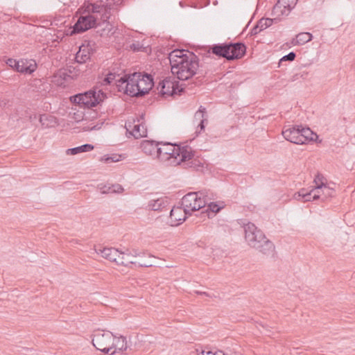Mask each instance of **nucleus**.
I'll return each mask as SVG.
<instances>
[{
  "label": "nucleus",
  "mask_w": 355,
  "mask_h": 355,
  "mask_svg": "<svg viewBox=\"0 0 355 355\" xmlns=\"http://www.w3.org/2000/svg\"><path fill=\"white\" fill-rule=\"evenodd\" d=\"M283 137L288 141L297 144H303L314 141L318 135L309 128H290L282 131Z\"/></svg>",
  "instance_id": "obj_5"
},
{
  "label": "nucleus",
  "mask_w": 355,
  "mask_h": 355,
  "mask_svg": "<svg viewBox=\"0 0 355 355\" xmlns=\"http://www.w3.org/2000/svg\"><path fill=\"white\" fill-rule=\"evenodd\" d=\"M315 189H312L308 193H306L304 198L302 200V202H311L313 200V193L315 191Z\"/></svg>",
  "instance_id": "obj_39"
},
{
  "label": "nucleus",
  "mask_w": 355,
  "mask_h": 355,
  "mask_svg": "<svg viewBox=\"0 0 355 355\" xmlns=\"http://www.w3.org/2000/svg\"><path fill=\"white\" fill-rule=\"evenodd\" d=\"M110 187L112 188L110 193H122L123 191L122 185L119 184H112Z\"/></svg>",
  "instance_id": "obj_38"
},
{
  "label": "nucleus",
  "mask_w": 355,
  "mask_h": 355,
  "mask_svg": "<svg viewBox=\"0 0 355 355\" xmlns=\"http://www.w3.org/2000/svg\"><path fill=\"white\" fill-rule=\"evenodd\" d=\"M295 53L293 52H291V53H288L287 55H284L281 60L282 61H286V60L293 61L295 60Z\"/></svg>",
  "instance_id": "obj_40"
},
{
  "label": "nucleus",
  "mask_w": 355,
  "mask_h": 355,
  "mask_svg": "<svg viewBox=\"0 0 355 355\" xmlns=\"http://www.w3.org/2000/svg\"><path fill=\"white\" fill-rule=\"evenodd\" d=\"M180 5L181 6H183L182 1H180Z\"/></svg>",
  "instance_id": "obj_46"
},
{
  "label": "nucleus",
  "mask_w": 355,
  "mask_h": 355,
  "mask_svg": "<svg viewBox=\"0 0 355 355\" xmlns=\"http://www.w3.org/2000/svg\"><path fill=\"white\" fill-rule=\"evenodd\" d=\"M157 89L158 94L162 97L167 98L180 93L181 89L178 87V82L173 77L169 76L158 83Z\"/></svg>",
  "instance_id": "obj_10"
},
{
  "label": "nucleus",
  "mask_w": 355,
  "mask_h": 355,
  "mask_svg": "<svg viewBox=\"0 0 355 355\" xmlns=\"http://www.w3.org/2000/svg\"><path fill=\"white\" fill-rule=\"evenodd\" d=\"M192 149L187 144H177L175 155H191Z\"/></svg>",
  "instance_id": "obj_29"
},
{
  "label": "nucleus",
  "mask_w": 355,
  "mask_h": 355,
  "mask_svg": "<svg viewBox=\"0 0 355 355\" xmlns=\"http://www.w3.org/2000/svg\"><path fill=\"white\" fill-rule=\"evenodd\" d=\"M125 128L128 132L135 138H140L146 137L147 131L144 124L137 121V123L132 122H127L125 123Z\"/></svg>",
  "instance_id": "obj_14"
},
{
  "label": "nucleus",
  "mask_w": 355,
  "mask_h": 355,
  "mask_svg": "<svg viewBox=\"0 0 355 355\" xmlns=\"http://www.w3.org/2000/svg\"><path fill=\"white\" fill-rule=\"evenodd\" d=\"M202 355H225V354L220 351V349H202L201 352Z\"/></svg>",
  "instance_id": "obj_33"
},
{
  "label": "nucleus",
  "mask_w": 355,
  "mask_h": 355,
  "mask_svg": "<svg viewBox=\"0 0 355 355\" xmlns=\"http://www.w3.org/2000/svg\"><path fill=\"white\" fill-rule=\"evenodd\" d=\"M105 94L101 90H89L85 94H79L71 97V101L76 103L83 105L86 107H96L98 103L104 101Z\"/></svg>",
  "instance_id": "obj_8"
},
{
  "label": "nucleus",
  "mask_w": 355,
  "mask_h": 355,
  "mask_svg": "<svg viewBox=\"0 0 355 355\" xmlns=\"http://www.w3.org/2000/svg\"><path fill=\"white\" fill-rule=\"evenodd\" d=\"M245 52V46L242 43L229 44L228 60L239 59Z\"/></svg>",
  "instance_id": "obj_17"
},
{
  "label": "nucleus",
  "mask_w": 355,
  "mask_h": 355,
  "mask_svg": "<svg viewBox=\"0 0 355 355\" xmlns=\"http://www.w3.org/2000/svg\"><path fill=\"white\" fill-rule=\"evenodd\" d=\"M92 53V46L88 43L79 47V51L75 56L76 60L79 63H85L90 59Z\"/></svg>",
  "instance_id": "obj_15"
},
{
  "label": "nucleus",
  "mask_w": 355,
  "mask_h": 355,
  "mask_svg": "<svg viewBox=\"0 0 355 355\" xmlns=\"http://www.w3.org/2000/svg\"><path fill=\"white\" fill-rule=\"evenodd\" d=\"M306 193H308V191L306 189H302L298 192L294 193L293 198L297 200H302L306 196Z\"/></svg>",
  "instance_id": "obj_34"
},
{
  "label": "nucleus",
  "mask_w": 355,
  "mask_h": 355,
  "mask_svg": "<svg viewBox=\"0 0 355 355\" xmlns=\"http://www.w3.org/2000/svg\"><path fill=\"white\" fill-rule=\"evenodd\" d=\"M166 204V201L164 198H160L157 199H153L148 202V208L153 210L157 211L162 209V207H164Z\"/></svg>",
  "instance_id": "obj_28"
},
{
  "label": "nucleus",
  "mask_w": 355,
  "mask_h": 355,
  "mask_svg": "<svg viewBox=\"0 0 355 355\" xmlns=\"http://www.w3.org/2000/svg\"><path fill=\"white\" fill-rule=\"evenodd\" d=\"M158 155H175L176 144L159 143Z\"/></svg>",
  "instance_id": "obj_21"
},
{
  "label": "nucleus",
  "mask_w": 355,
  "mask_h": 355,
  "mask_svg": "<svg viewBox=\"0 0 355 355\" xmlns=\"http://www.w3.org/2000/svg\"><path fill=\"white\" fill-rule=\"evenodd\" d=\"M48 116L46 115H41L39 118L40 122L42 125H44L45 123L44 121L46 120Z\"/></svg>",
  "instance_id": "obj_43"
},
{
  "label": "nucleus",
  "mask_w": 355,
  "mask_h": 355,
  "mask_svg": "<svg viewBox=\"0 0 355 355\" xmlns=\"http://www.w3.org/2000/svg\"><path fill=\"white\" fill-rule=\"evenodd\" d=\"M111 10L110 3L103 6H93L92 14L82 15L79 17L73 26V33L85 32L86 30L101 24V22L107 21L112 15Z\"/></svg>",
  "instance_id": "obj_3"
},
{
  "label": "nucleus",
  "mask_w": 355,
  "mask_h": 355,
  "mask_svg": "<svg viewBox=\"0 0 355 355\" xmlns=\"http://www.w3.org/2000/svg\"><path fill=\"white\" fill-rule=\"evenodd\" d=\"M313 182L315 184L313 189L315 190H320L322 189L323 187L327 184V180L322 174L318 172L314 178Z\"/></svg>",
  "instance_id": "obj_27"
},
{
  "label": "nucleus",
  "mask_w": 355,
  "mask_h": 355,
  "mask_svg": "<svg viewBox=\"0 0 355 355\" xmlns=\"http://www.w3.org/2000/svg\"><path fill=\"white\" fill-rule=\"evenodd\" d=\"M133 83H138V89H139V96L146 94L153 87V79L152 76L148 74L140 73V76H138V81L135 80Z\"/></svg>",
  "instance_id": "obj_13"
},
{
  "label": "nucleus",
  "mask_w": 355,
  "mask_h": 355,
  "mask_svg": "<svg viewBox=\"0 0 355 355\" xmlns=\"http://www.w3.org/2000/svg\"><path fill=\"white\" fill-rule=\"evenodd\" d=\"M321 190L322 193L323 200L332 197L335 192V191L333 189H331L330 187H328L327 184H326Z\"/></svg>",
  "instance_id": "obj_31"
},
{
  "label": "nucleus",
  "mask_w": 355,
  "mask_h": 355,
  "mask_svg": "<svg viewBox=\"0 0 355 355\" xmlns=\"http://www.w3.org/2000/svg\"><path fill=\"white\" fill-rule=\"evenodd\" d=\"M120 158H116V157H101L100 161L104 163H112V162H118L121 161Z\"/></svg>",
  "instance_id": "obj_36"
},
{
  "label": "nucleus",
  "mask_w": 355,
  "mask_h": 355,
  "mask_svg": "<svg viewBox=\"0 0 355 355\" xmlns=\"http://www.w3.org/2000/svg\"><path fill=\"white\" fill-rule=\"evenodd\" d=\"M207 191H200L198 192H189L182 197V205L184 207L185 210L189 214L191 211H194L202 209L208 203Z\"/></svg>",
  "instance_id": "obj_6"
},
{
  "label": "nucleus",
  "mask_w": 355,
  "mask_h": 355,
  "mask_svg": "<svg viewBox=\"0 0 355 355\" xmlns=\"http://www.w3.org/2000/svg\"><path fill=\"white\" fill-rule=\"evenodd\" d=\"M168 58L171 73L178 79L187 80L196 73L198 62L193 55L185 53L184 50H173L170 53Z\"/></svg>",
  "instance_id": "obj_1"
},
{
  "label": "nucleus",
  "mask_w": 355,
  "mask_h": 355,
  "mask_svg": "<svg viewBox=\"0 0 355 355\" xmlns=\"http://www.w3.org/2000/svg\"><path fill=\"white\" fill-rule=\"evenodd\" d=\"M115 335L112 332L102 330L94 331L92 343L94 347L104 354H110L112 349Z\"/></svg>",
  "instance_id": "obj_7"
},
{
  "label": "nucleus",
  "mask_w": 355,
  "mask_h": 355,
  "mask_svg": "<svg viewBox=\"0 0 355 355\" xmlns=\"http://www.w3.org/2000/svg\"><path fill=\"white\" fill-rule=\"evenodd\" d=\"M207 201H208V203H207V205H208V209L209 210H211V211L215 212V213H217V212H218L220 210L221 208H220V207L218 206V204H216L215 202H209V200L211 198H209L208 195H207Z\"/></svg>",
  "instance_id": "obj_32"
},
{
  "label": "nucleus",
  "mask_w": 355,
  "mask_h": 355,
  "mask_svg": "<svg viewBox=\"0 0 355 355\" xmlns=\"http://www.w3.org/2000/svg\"><path fill=\"white\" fill-rule=\"evenodd\" d=\"M137 256V253L135 251V253L130 252L128 250H126L124 252L119 251V254L117 261V265H121L128 266L129 264H136L132 259V257H135Z\"/></svg>",
  "instance_id": "obj_19"
},
{
  "label": "nucleus",
  "mask_w": 355,
  "mask_h": 355,
  "mask_svg": "<svg viewBox=\"0 0 355 355\" xmlns=\"http://www.w3.org/2000/svg\"><path fill=\"white\" fill-rule=\"evenodd\" d=\"M272 20L270 19H260L256 27L254 28V31L255 33H257L258 32L262 31V30L267 28L268 27H270L272 25Z\"/></svg>",
  "instance_id": "obj_30"
},
{
  "label": "nucleus",
  "mask_w": 355,
  "mask_h": 355,
  "mask_svg": "<svg viewBox=\"0 0 355 355\" xmlns=\"http://www.w3.org/2000/svg\"><path fill=\"white\" fill-rule=\"evenodd\" d=\"M322 196V190H315L312 196L313 200H318Z\"/></svg>",
  "instance_id": "obj_42"
},
{
  "label": "nucleus",
  "mask_w": 355,
  "mask_h": 355,
  "mask_svg": "<svg viewBox=\"0 0 355 355\" xmlns=\"http://www.w3.org/2000/svg\"><path fill=\"white\" fill-rule=\"evenodd\" d=\"M98 188L101 191L102 193H110V190H111V187L110 186H107V185H103V184H99L98 185Z\"/></svg>",
  "instance_id": "obj_41"
},
{
  "label": "nucleus",
  "mask_w": 355,
  "mask_h": 355,
  "mask_svg": "<svg viewBox=\"0 0 355 355\" xmlns=\"http://www.w3.org/2000/svg\"><path fill=\"white\" fill-rule=\"evenodd\" d=\"M159 143L146 140L141 144V148L146 155H159Z\"/></svg>",
  "instance_id": "obj_18"
},
{
  "label": "nucleus",
  "mask_w": 355,
  "mask_h": 355,
  "mask_svg": "<svg viewBox=\"0 0 355 355\" xmlns=\"http://www.w3.org/2000/svg\"><path fill=\"white\" fill-rule=\"evenodd\" d=\"M151 266H152L151 264H146V263L139 264V266H141V267H149Z\"/></svg>",
  "instance_id": "obj_44"
},
{
  "label": "nucleus",
  "mask_w": 355,
  "mask_h": 355,
  "mask_svg": "<svg viewBox=\"0 0 355 355\" xmlns=\"http://www.w3.org/2000/svg\"><path fill=\"white\" fill-rule=\"evenodd\" d=\"M37 69V62L34 60H20L18 63L19 73L31 74Z\"/></svg>",
  "instance_id": "obj_16"
},
{
  "label": "nucleus",
  "mask_w": 355,
  "mask_h": 355,
  "mask_svg": "<svg viewBox=\"0 0 355 355\" xmlns=\"http://www.w3.org/2000/svg\"><path fill=\"white\" fill-rule=\"evenodd\" d=\"M298 0H278L272 9L275 17L287 16L296 6Z\"/></svg>",
  "instance_id": "obj_11"
},
{
  "label": "nucleus",
  "mask_w": 355,
  "mask_h": 355,
  "mask_svg": "<svg viewBox=\"0 0 355 355\" xmlns=\"http://www.w3.org/2000/svg\"><path fill=\"white\" fill-rule=\"evenodd\" d=\"M212 52L214 54L217 55L225 57L228 60L229 55V45L227 44H220L215 45L212 48Z\"/></svg>",
  "instance_id": "obj_26"
},
{
  "label": "nucleus",
  "mask_w": 355,
  "mask_h": 355,
  "mask_svg": "<svg viewBox=\"0 0 355 355\" xmlns=\"http://www.w3.org/2000/svg\"><path fill=\"white\" fill-rule=\"evenodd\" d=\"M194 119L196 122H198V127L200 128V130H203L205 129V123H207L206 109L201 106L198 110L196 111Z\"/></svg>",
  "instance_id": "obj_23"
},
{
  "label": "nucleus",
  "mask_w": 355,
  "mask_h": 355,
  "mask_svg": "<svg viewBox=\"0 0 355 355\" xmlns=\"http://www.w3.org/2000/svg\"><path fill=\"white\" fill-rule=\"evenodd\" d=\"M312 40L313 35L311 33H300L296 35L295 38L292 40V44L293 46H302Z\"/></svg>",
  "instance_id": "obj_22"
},
{
  "label": "nucleus",
  "mask_w": 355,
  "mask_h": 355,
  "mask_svg": "<svg viewBox=\"0 0 355 355\" xmlns=\"http://www.w3.org/2000/svg\"><path fill=\"white\" fill-rule=\"evenodd\" d=\"M128 349L127 340L123 336H119L114 339V345L110 354H114L116 352H124Z\"/></svg>",
  "instance_id": "obj_20"
},
{
  "label": "nucleus",
  "mask_w": 355,
  "mask_h": 355,
  "mask_svg": "<svg viewBox=\"0 0 355 355\" xmlns=\"http://www.w3.org/2000/svg\"><path fill=\"white\" fill-rule=\"evenodd\" d=\"M94 148V146L89 144H85L78 147L68 148L65 150L66 155H78V153L89 152L92 150Z\"/></svg>",
  "instance_id": "obj_25"
},
{
  "label": "nucleus",
  "mask_w": 355,
  "mask_h": 355,
  "mask_svg": "<svg viewBox=\"0 0 355 355\" xmlns=\"http://www.w3.org/2000/svg\"><path fill=\"white\" fill-rule=\"evenodd\" d=\"M138 76H141V73H134L121 77L117 80L116 87L119 91L123 92L131 96H139V89H138V83H133V81H138Z\"/></svg>",
  "instance_id": "obj_9"
},
{
  "label": "nucleus",
  "mask_w": 355,
  "mask_h": 355,
  "mask_svg": "<svg viewBox=\"0 0 355 355\" xmlns=\"http://www.w3.org/2000/svg\"><path fill=\"white\" fill-rule=\"evenodd\" d=\"M158 158L165 166L180 165L183 168H190L200 171H204L208 167V164L201 157H158Z\"/></svg>",
  "instance_id": "obj_4"
},
{
  "label": "nucleus",
  "mask_w": 355,
  "mask_h": 355,
  "mask_svg": "<svg viewBox=\"0 0 355 355\" xmlns=\"http://www.w3.org/2000/svg\"><path fill=\"white\" fill-rule=\"evenodd\" d=\"M244 238L248 245L265 256H273L275 245L254 223L243 224Z\"/></svg>",
  "instance_id": "obj_2"
},
{
  "label": "nucleus",
  "mask_w": 355,
  "mask_h": 355,
  "mask_svg": "<svg viewBox=\"0 0 355 355\" xmlns=\"http://www.w3.org/2000/svg\"><path fill=\"white\" fill-rule=\"evenodd\" d=\"M101 253L103 258L111 261H114L116 264H117L119 254V251L118 250L115 248H103V250L101 251Z\"/></svg>",
  "instance_id": "obj_24"
},
{
  "label": "nucleus",
  "mask_w": 355,
  "mask_h": 355,
  "mask_svg": "<svg viewBox=\"0 0 355 355\" xmlns=\"http://www.w3.org/2000/svg\"><path fill=\"white\" fill-rule=\"evenodd\" d=\"M116 76L113 73L108 74L106 77L104 78L103 81V85H108L115 80Z\"/></svg>",
  "instance_id": "obj_37"
},
{
  "label": "nucleus",
  "mask_w": 355,
  "mask_h": 355,
  "mask_svg": "<svg viewBox=\"0 0 355 355\" xmlns=\"http://www.w3.org/2000/svg\"><path fill=\"white\" fill-rule=\"evenodd\" d=\"M6 63L8 66H9L10 67L18 71V63H19V60H14V59H12V58H10V59H8L6 61Z\"/></svg>",
  "instance_id": "obj_35"
},
{
  "label": "nucleus",
  "mask_w": 355,
  "mask_h": 355,
  "mask_svg": "<svg viewBox=\"0 0 355 355\" xmlns=\"http://www.w3.org/2000/svg\"><path fill=\"white\" fill-rule=\"evenodd\" d=\"M187 214H189L185 210L184 206H174L172 207L170 213L171 225L177 226L186 220Z\"/></svg>",
  "instance_id": "obj_12"
},
{
  "label": "nucleus",
  "mask_w": 355,
  "mask_h": 355,
  "mask_svg": "<svg viewBox=\"0 0 355 355\" xmlns=\"http://www.w3.org/2000/svg\"><path fill=\"white\" fill-rule=\"evenodd\" d=\"M196 293H198V294H202V295H209V293H207L206 292H198V291H196Z\"/></svg>",
  "instance_id": "obj_45"
}]
</instances>
